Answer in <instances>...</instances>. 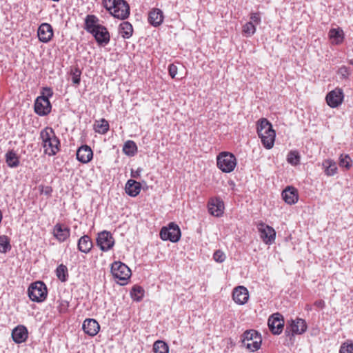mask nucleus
Returning a JSON list of instances; mask_svg holds the SVG:
<instances>
[{"label": "nucleus", "mask_w": 353, "mask_h": 353, "mask_svg": "<svg viewBox=\"0 0 353 353\" xmlns=\"http://www.w3.org/2000/svg\"><path fill=\"white\" fill-rule=\"evenodd\" d=\"M131 296L134 301H140L144 296V290L139 285H134L130 292Z\"/></svg>", "instance_id": "473e14b6"}, {"label": "nucleus", "mask_w": 353, "mask_h": 353, "mask_svg": "<svg viewBox=\"0 0 353 353\" xmlns=\"http://www.w3.org/2000/svg\"><path fill=\"white\" fill-rule=\"evenodd\" d=\"M232 299L239 305H243L248 301L249 294L248 289L244 286L235 288L232 292Z\"/></svg>", "instance_id": "6ab92c4d"}, {"label": "nucleus", "mask_w": 353, "mask_h": 353, "mask_svg": "<svg viewBox=\"0 0 353 353\" xmlns=\"http://www.w3.org/2000/svg\"><path fill=\"white\" fill-rule=\"evenodd\" d=\"M91 34L94 37L97 43L99 46H105L110 42V33L107 28L103 26H101L98 29L95 30L94 32L91 33Z\"/></svg>", "instance_id": "dca6fc26"}, {"label": "nucleus", "mask_w": 353, "mask_h": 353, "mask_svg": "<svg viewBox=\"0 0 353 353\" xmlns=\"http://www.w3.org/2000/svg\"><path fill=\"white\" fill-rule=\"evenodd\" d=\"M119 33L124 39H129L133 33V28L132 24L128 21H123L119 25Z\"/></svg>", "instance_id": "cd10ccee"}, {"label": "nucleus", "mask_w": 353, "mask_h": 353, "mask_svg": "<svg viewBox=\"0 0 353 353\" xmlns=\"http://www.w3.org/2000/svg\"><path fill=\"white\" fill-rule=\"evenodd\" d=\"M339 74L343 79H347L350 74V68L346 66H341L338 71Z\"/></svg>", "instance_id": "a18cd8bd"}, {"label": "nucleus", "mask_w": 353, "mask_h": 353, "mask_svg": "<svg viewBox=\"0 0 353 353\" xmlns=\"http://www.w3.org/2000/svg\"><path fill=\"white\" fill-rule=\"evenodd\" d=\"M177 67L176 65H175L174 64H170L169 66H168V72H169V74L170 75V77L174 79L176 74H177Z\"/></svg>", "instance_id": "09e8293b"}, {"label": "nucleus", "mask_w": 353, "mask_h": 353, "mask_svg": "<svg viewBox=\"0 0 353 353\" xmlns=\"http://www.w3.org/2000/svg\"><path fill=\"white\" fill-rule=\"evenodd\" d=\"M113 10L110 13L114 17L124 20L130 15V6L125 0H118Z\"/></svg>", "instance_id": "ddd939ff"}, {"label": "nucleus", "mask_w": 353, "mask_h": 353, "mask_svg": "<svg viewBox=\"0 0 353 353\" xmlns=\"http://www.w3.org/2000/svg\"><path fill=\"white\" fill-rule=\"evenodd\" d=\"M339 353H353V343L345 342L342 344Z\"/></svg>", "instance_id": "37998d69"}, {"label": "nucleus", "mask_w": 353, "mask_h": 353, "mask_svg": "<svg viewBox=\"0 0 353 353\" xmlns=\"http://www.w3.org/2000/svg\"><path fill=\"white\" fill-rule=\"evenodd\" d=\"M329 36L336 44H339L343 41V32L339 28H332L329 32Z\"/></svg>", "instance_id": "7c9ffc66"}, {"label": "nucleus", "mask_w": 353, "mask_h": 353, "mask_svg": "<svg viewBox=\"0 0 353 353\" xmlns=\"http://www.w3.org/2000/svg\"><path fill=\"white\" fill-rule=\"evenodd\" d=\"M301 156L298 151H290L287 157L288 162L292 165H297L300 163Z\"/></svg>", "instance_id": "c9c22d12"}, {"label": "nucleus", "mask_w": 353, "mask_h": 353, "mask_svg": "<svg viewBox=\"0 0 353 353\" xmlns=\"http://www.w3.org/2000/svg\"><path fill=\"white\" fill-rule=\"evenodd\" d=\"M78 250L83 253H88L92 248V241L88 235H83L81 236L77 244Z\"/></svg>", "instance_id": "bb28decb"}, {"label": "nucleus", "mask_w": 353, "mask_h": 353, "mask_svg": "<svg viewBox=\"0 0 353 353\" xmlns=\"http://www.w3.org/2000/svg\"><path fill=\"white\" fill-rule=\"evenodd\" d=\"M70 75L72 76V81L74 85H79L81 81V71L77 68H73L70 70Z\"/></svg>", "instance_id": "a19ab883"}, {"label": "nucleus", "mask_w": 353, "mask_h": 353, "mask_svg": "<svg viewBox=\"0 0 353 353\" xmlns=\"http://www.w3.org/2000/svg\"><path fill=\"white\" fill-rule=\"evenodd\" d=\"M250 21H252V23H255L258 25L261 23V17L259 12L251 13L250 14Z\"/></svg>", "instance_id": "de8ad7c7"}, {"label": "nucleus", "mask_w": 353, "mask_h": 353, "mask_svg": "<svg viewBox=\"0 0 353 353\" xmlns=\"http://www.w3.org/2000/svg\"><path fill=\"white\" fill-rule=\"evenodd\" d=\"M235 156L229 152H221L216 157L217 167L225 173L232 172L236 166Z\"/></svg>", "instance_id": "7ed1b4c3"}, {"label": "nucleus", "mask_w": 353, "mask_h": 353, "mask_svg": "<svg viewBox=\"0 0 353 353\" xmlns=\"http://www.w3.org/2000/svg\"><path fill=\"white\" fill-rule=\"evenodd\" d=\"M324 172L327 176H334L336 174L337 166L335 161L331 159L325 160L323 163Z\"/></svg>", "instance_id": "c85d7f7f"}, {"label": "nucleus", "mask_w": 353, "mask_h": 353, "mask_svg": "<svg viewBox=\"0 0 353 353\" xmlns=\"http://www.w3.org/2000/svg\"><path fill=\"white\" fill-rule=\"evenodd\" d=\"M141 183L133 179H129L125 184V192L130 196H137L141 191Z\"/></svg>", "instance_id": "a878e982"}, {"label": "nucleus", "mask_w": 353, "mask_h": 353, "mask_svg": "<svg viewBox=\"0 0 353 353\" xmlns=\"http://www.w3.org/2000/svg\"><path fill=\"white\" fill-rule=\"evenodd\" d=\"M163 12L159 8H154L148 15V22L153 26L157 27L160 26L163 21Z\"/></svg>", "instance_id": "393cba45"}, {"label": "nucleus", "mask_w": 353, "mask_h": 353, "mask_svg": "<svg viewBox=\"0 0 353 353\" xmlns=\"http://www.w3.org/2000/svg\"><path fill=\"white\" fill-rule=\"evenodd\" d=\"M99 18L94 14H88L84 20V29L89 33L94 32L102 25L99 23Z\"/></svg>", "instance_id": "b1692460"}, {"label": "nucleus", "mask_w": 353, "mask_h": 353, "mask_svg": "<svg viewBox=\"0 0 353 353\" xmlns=\"http://www.w3.org/2000/svg\"><path fill=\"white\" fill-rule=\"evenodd\" d=\"M137 150L136 143L133 141H128L125 143L123 151L128 156H133Z\"/></svg>", "instance_id": "f704fd0d"}, {"label": "nucleus", "mask_w": 353, "mask_h": 353, "mask_svg": "<svg viewBox=\"0 0 353 353\" xmlns=\"http://www.w3.org/2000/svg\"><path fill=\"white\" fill-rule=\"evenodd\" d=\"M11 249V245L10 244V239L6 235L0 236V252L1 253H6L8 250Z\"/></svg>", "instance_id": "e433bc0d"}, {"label": "nucleus", "mask_w": 353, "mask_h": 353, "mask_svg": "<svg viewBox=\"0 0 353 353\" xmlns=\"http://www.w3.org/2000/svg\"><path fill=\"white\" fill-rule=\"evenodd\" d=\"M215 261L222 263L225 259V254L221 250H216L213 255Z\"/></svg>", "instance_id": "c03bdc74"}, {"label": "nucleus", "mask_w": 353, "mask_h": 353, "mask_svg": "<svg viewBox=\"0 0 353 353\" xmlns=\"http://www.w3.org/2000/svg\"><path fill=\"white\" fill-rule=\"evenodd\" d=\"M50 191H51V190H46L45 193H46V194H48Z\"/></svg>", "instance_id": "864d4df0"}, {"label": "nucleus", "mask_w": 353, "mask_h": 353, "mask_svg": "<svg viewBox=\"0 0 353 353\" xmlns=\"http://www.w3.org/2000/svg\"><path fill=\"white\" fill-rule=\"evenodd\" d=\"M51 109L52 105L48 97L41 95L36 99L34 105V110L36 114L39 116H46L50 112Z\"/></svg>", "instance_id": "9d476101"}, {"label": "nucleus", "mask_w": 353, "mask_h": 353, "mask_svg": "<svg viewBox=\"0 0 353 353\" xmlns=\"http://www.w3.org/2000/svg\"><path fill=\"white\" fill-rule=\"evenodd\" d=\"M97 244L101 250L107 252L114 246V239L110 232L104 230L98 234Z\"/></svg>", "instance_id": "9b49d317"}, {"label": "nucleus", "mask_w": 353, "mask_h": 353, "mask_svg": "<svg viewBox=\"0 0 353 353\" xmlns=\"http://www.w3.org/2000/svg\"><path fill=\"white\" fill-rule=\"evenodd\" d=\"M256 130L263 145L268 150L272 148L275 141L276 133L273 130L271 123L267 119H261L257 122Z\"/></svg>", "instance_id": "f257e3e1"}, {"label": "nucleus", "mask_w": 353, "mask_h": 353, "mask_svg": "<svg viewBox=\"0 0 353 353\" xmlns=\"http://www.w3.org/2000/svg\"><path fill=\"white\" fill-rule=\"evenodd\" d=\"M111 272L118 284L123 285L131 276V270L123 263L114 261L111 265Z\"/></svg>", "instance_id": "20e7f679"}, {"label": "nucleus", "mask_w": 353, "mask_h": 353, "mask_svg": "<svg viewBox=\"0 0 353 353\" xmlns=\"http://www.w3.org/2000/svg\"><path fill=\"white\" fill-rule=\"evenodd\" d=\"M141 168H138L135 172L132 171L131 176L133 178H138L140 175V172H141Z\"/></svg>", "instance_id": "3c124183"}, {"label": "nucleus", "mask_w": 353, "mask_h": 353, "mask_svg": "<svg viewBox=\"0 0 353 353\" xmlns=\"http://www.w3.org/2000/svg\"><path fill=\"white\" fill-rule=\"evenodd\" d=\"M243 32L246 37H250L253 35L256 32L255 24L252 23V21L247 22L243 26Z\"/></svg>", "instance_id": "ea45409f"}, {"label": "nucleus", "mask_w": 353, "mask_h": 353, "mask_svg": "<svg viewBox=\"0 0 353 353\" xmlns=\"http://www.w3.org/2000/svg\"><path fill=\"white\" fill-rule=\"evenodd\" d=\"M317 306H322L323 305V302L322 301H320L319 302H316L315 303Z\"/></svg>", "instance_id": "603ef678"}, {"label": "nucleus", "mask_w": 353, "mask_h": 353, "mask_svg": "<svg viewBox=\"0 0 353 353\" xmlns=\"http://www.w3.org/2000/svg\"><path fill=\"white\" fill-rule=\"evenodd\" d=\"M339 166L346 170L350 169L352 167V159L348 154H341L339 157Z\"/></svg>", "instance_id": "4c0bfd02"}, {"label": "nucleus", "mask_w": 353, "mask_h": 353, "mask_svg": "<svg viewBox=\"0 0 353 353\" xmlns=\"http://www.w3.org/2000/svg\"><path fill=\"white\" fill-rule=\"evenodd\" d=\"M256 227L260 233L261 239L265 244L270 245L274 242L276 232L273 228L263 222L259 223Z\"/></svg>", "instance_id": "1a4fd4ad"}, {"label": "nucleus", "mask_w": 353, "mask_h": 353, "mask_svg": "<svg viewBox=\"0 0 353 353\" xmlns=\"http://www.w3.org/2000/svg\"><path fill=\"white\" fill-rule=\"evenodd\" d=\"M343 98L344 94L342 89L336 88L328 92L326 96V101L330 107L334 108L342 103Z\"/></svg>", "instance_id": "4468645a"}, {"label": "nucleus", "mask_w": 353, "mask_h": 353, "mask_svg": "<svg viewBox=\"0 0 353 353\" xmlns=\"http://www.w3.org/2000/svg\"><path fill=\"white\" fill-rule=\"evenodd\" d=\"M43 92H42L43 94H46V97H48V99H49L50 97H51L53 94V92L50 88L46 87L43 89Z\"/></svg>", "instance_id": "8fccbe9b"}, {"label": "nucleus", "mask_w": 353, "mask_h": 353, "mask_svg": "<svg viewBox=\"0 0 353 353\" xmlns=\"http://www.w3.org/2000/svg\"><path fill=\"white\" fill-rule=\"evenodd\" d=\"M93 157V152L90 147L87 145H83L79 148L77 151V159L79 161L83 163L90 162Z\"/></svg>", "instance_id": "412c9836"}, {"label": "nucleus", "mask_w": 353, "mask_h": 353, "mask_svg": "<svg viewBox=\"0 0 353 353\" xmlns=\"http://www.w3.org/2000/svg\"><path fill=\"white\" fill-rule=\"evenodd\" d=\"M268 327L272 334H280L284 327V319L280 313H274L272 314L268 319Z\"/></svg>", "instance_id": "f8f14e48"}, {"label": "nucleus", "mask_w": 353, "mask_h": 353, "mask_svg": "<svg viewBox=\"0 0 353 353\" xmlns=\"http://www.w3.org/2000/svg\"><path fill=\"white\" fill-rule=\"evenodd\" d=\"M282 197L288 204H294L299 199L298 191L295 188L288 186L282 192Z\"/></svg>", "instance_id": "5701e85b"}, {"label": "nucleus", "mask_w": 353, "mask_h": 353, "mask_svg": "<svg viewBox=\"0 0 353 353\" xmlns=\"http://www.w3.org/2000/svg\"><path fill=\"white\" fill-rule=\"evenodd\" d=\"M95 130L99 134H105L109 130L108 122L105 119H101L99 123L96 125Z\"/></svg>", "instance_id": "58836bf2"}, {"label": "nucleus", "mask_w": 353, "mask_h": 353, "mask_svg": "<svg viewBox=\"0 0 353 353\" xmlns=\"http://www.w3.org/2000/svg\"><path fill=\"white\" fill-rule=\"evenodd\" d=\"M69 307V302L67 301H61L59 305L58 309L59 312L65 313Z\"/></svg>", "instance_id": "49530a36"}, {"label": "nucleus", "mask_w": 353, "mask_h": 353, "mask_svg": "<svg viewBox=\"0 0 353 353\" xmlns=\"http://www.w3.org/2000/svg\"><path fill=\"white\" fill-rule=\"evenodd\" d=\"M181 234L179 225L173 222L170 223L168 227H163L160 231V237L163 241H170L172 243L178 242Z\"/></svg>", "instance_id": "0eeeda50"}, {"label": "nucleus", "mask_w": 353, "mask_h": 353, "mask_svg": "<svg viewBox=\"0 0 353 353\" xmlns=\"http://www.w3.org/2000/svg\"><path fill=\"white\" fill-rule=\"evenodd\" d=\"M118 0H103L102 4L103 6L110 12V14L113 10L116 3Z\"/></svg>", "instance_id": "79ce46f5"}, {"label": "nucleus", "mask_w": 353, "mask_h": 353, "mask_svg": "<svg viewBox=\"0 0 353 353\" xmlns=\"http://www.w3.org/2000/svg\"><path fill=\"white\" fill-rule=\"evenodd\" d=\"M153 351L154 353H168L169 347L165 342L159 340L154 342Z\"/></svg>", "instance_id": "72a5a7b5"}, {"label": "nucleus", "mask_w": 353, "mask_h": 353, "mask_svg": "<svg viewBox=\"0 0 353 353\" xmlns=\"http://www.w3.org/2000/svg\"><path fill=\"white\" fill-rule=\"evenodd\" d=\"M28 337V332L24 325H17L12 331V340L16 343H21L25 342Z\"/></svg>", "instance_id": "aec40b11"}, {"label": "nucleus", "mask_w": 353, "mask_h": 353, "mask_svg": "<svg viewBox=\"0 0 353 353\" xmlns=\"http://www.w3.org/2000/svg\"><path fill=\"white\" fill-rule=\"evenodd\" d=\"M261 336L254 330H246L241 336V342L250 352L258 350L261 345Z\"/></svg>", "instance_id": "39448f33"}, {"label": "nucleus", "mask_w": 353, "mask_h": 353, "mask_svg": "<svg viewBox=\"0 0 353 353\" xmlns=\"http://www.w3.org/2000/svg\"><path fill=\"white\" fill-rule=\"evenodd\" d=\"M56 276L61 282L66 281L68 277V268L63 264L58 265L56 269Z\"/></svg>", "instance_id": "2f4dec72"}, {"label": "nucleus", "mask_w": 353, "mask_h": 353, "mask_svg": "<svg viewBox=\"0 0 353 353\" xmlns=\"http://www.w3.org/2000/svg\"><path fill=\"white\" fill-rule=\"evenodd\" d=\"M208 208L210 214L219 217L223 214V201L219 197L211 198L208 203Z\"/></svg>", "instance_id": "2eb2a0df"}, {"label": "nucleus", "mask_w": 353, "mask_h": 353, "mask_svg": "<svg viewBox=\"0 0 353 353\" xmlns=\"http://www.w3.org/2000/svg\"><path fill=\"white\" fill-rule=\"evenodd\" d=\"M37 35L40 41L48 43L53 37V30L50 24L43 23L38 28Z\"/></svg>", "instance_id": "f3484780"}, {"label": "nucleus", "mask_w": 353, "mask_h": 353, "mask_svg": "<svg viewBox=\"0 0 353 353\" xmlns=\"http://www.w3.org/2000/svg\"><path fill=\"white\" fill-rule=\"evenodd\" d=\"M307 330V324L305 320L297 318L292 320L289 325H286L285 334L288 336H294L295 334H301Z\"/></svg>", "instance_id": "6e6552de"}, {"label": "nucleus", "mask_w": 353, "mask_h": 353, "mask_svg": "<svg viewBox=\"0 0 353 353\" xmlns=\"http://www.w3.org/2000/svg\"><path fill=\"white\" fill-rule=\"evenodd\" d=\"M53 236L60 242H64L70 235V230L68 227L61 223H57L53 228Z\"/></svg>", "instance_id": "a211bd4d"}, {"label": "nucleus", "mask_w": 353, "mask_h": 353, "mask_svg": "<svg viewBox=\"0 0 353 353\" xmlns=\"http://www.w3.org/2000/svg\"><path fill=\"white\" fill-rule=\"evenodd\" d=\"M82 328L85 334L94 336L99 332L100 326L95 319H87L83 321Z\"/></svg>", "instance_id": "4be33fe9"}, {"label": "nucleus", "mask_w": 353, "mask_h": 353, "mask_svg": "<svg viewBox=\"0 0 353 353\" xmlns=\"http://www.w3.org/2000/svg\"><path fill=\"white\" fill-rule=\"evenodd\" d=\"M6 161L10 168H16L19 165V158L13 150H10L6 154Z\"/></svg>", "instance_id": "c756f323"}, {"label": "nucleus", "mask_w": 353, "mask_h": 353, "mask_svg": "<svg viewBox=\"0 0 353 353\" xmlns=\"http://www.w3.org/2000/svg\"><path fill=\"white\" fill-rule=\"evenodd\" d=\"M40 137L42 139L44 152L49 156L56 154L59 150L60 141L54 130L50 127L44 128L40 132Z\"/></svg>", "instance_id": "f03ea898"}, {"label": "nucleus", "mask_w": 353, "mask_h": 353, "mask_svg": "<svg viewBox=\"0 0 353 353\" xmlns=\"http://www.w3.org/2000/svg\"><path fill=\"white\" fill-rule=\"evenodd\" d=\"M28 294L31 301L37 303L43 302L47 297V287L43 281H36L28 288Z\"/></svg>", "instance_id": "423d86ee"}]
</instances>
